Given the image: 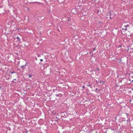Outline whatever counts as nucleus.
I'll use <instances>...</instances> for the list:
<instances>
[{
  "label": "nucleus",
  "mask_w": 133,
  "mask_h": 133,
  "mask_svg": "<svg viewBox=\"0 0 133 133\" xmlns=\"http://www.w3.org/2000/svg\"><path fill=\"white\" fill-rule=\"evenodd\" d=\"M15 72L14 71H12L11 72V74H12L14 73H15Z\"/></svg>",
  "instance_id": "0eeeda50"
},
{
  "label": "nucleus",
  "mask_w": 133,
  "mask_h": 133,
  "mask_svg": "<svg viewBox=\"0 0 133 133\" xmlns=\"http://www.w3.org/2000/svg\"><path fill=\"white\" fill-rule=\"evenodd\" d=\"M126 115H127V117H128V114L126 113Z\"/></svg>",
  "instance_id": "9b49d317"
},
{
  "label": "nucleus",
  "mask_w": 133,
  "mask_h": 133,
  "mask_svg": "<svg viewBox=\"0 0 133 133\" xmlns=\"http://www.w3.org/2000/svg\"><path fill=\"white\" fill-rule=\"evenodd\" d=\"M16 38L18 39V41H20V39L19 38V37H17Z\"/></svg>",
  "instance_id": "7ed1b4c3"
},
{
  "label": "nucleus",
  "mask_w": 133,
  "mask_h": 133,
  "mask_svg": "<svg viewBox=\"0 0 133 133\" xmlns=\"http://www.w3.org/2000/svg\"><path fill=\"white\" fill-rule=\"evenodd\" d=\"M97 71H99V69L98 68V69H97Z\"/></svg>",
  "instance_id": "4468645a"
},
{
  "label": "nucleus",
  "mask_w": 133,
  "mask_h": 133,
  "mask_svg": "<svg viewBox=\"0 0 133 133\" xmlns=\"http://www.w3.org/2000/svg\"><path fill=\"white\" fill-rule=\"evenodd\" d=\"M111 13L110 12H109V16H110V17H109V18L110 19H111Z\"/></svg>",
  "instance_id": "39448f33"
},
{
  "label": "nucleus",
  "mask_w": 133,
  "mask_h": 133,
  "mask_svg": "<svg viewBox=\"0 0 133 133\" xmlns=\"http://www.w3.org/2000/svg\"><path fill=\"white\" fill-rule=\"evenodd\" d=\"M82 88L83 89H84L85 88L84 86H83Z\"/></svg>",
  "instance_id": "1a4fd4ad"
},
{
  "label": "nucleus",
  "mask_w": 133,
  "mask_h": 133,
  "mask_svg": "<svg viewBox=\"0 0 133 133\" xmlns=\"http://www.w3.org/2000/svg\"><path fill=\"white\" fill-rule=\"evenodd\" d=\"M132 82H133V80L132 81Z\"/></svg>",
  "instance_id": "f3484780"
},
{
  "label": "nucleus",
  "mask_w": 133,
  "mask_h": 133,
  "mask_svg": "<svg viewBox=\"0 0 133 133\" xmlns=\"http://www.w3.org/2000/svg\"><path fill=\"white\" fill-rule=\"evenodd\" d=\"M34 3H39V2H34Z\"/></svg>",
  "instance_id": "f8f14e48"
},
{
  "label": "nucleus",
  "mask_w": 133,
  "mask_h": 133,
  "mask_svg": "<svg viewBox=\"0 0 133 133\" xmlns=\"http://www.w3.org/2000/svg\"><path fill=\"white\" fill-rule=\"evenodd\" d=\"M40 60L42 62L43 61V60L42 59H40Z\"/></svg>",
  "instance_id": "ddd939ff"
},
{
  "label": "nucleus",
  "mask_w": 133,
  "mask_h": 133,
  "mask_svg": "<svg viewBox=\"0 0 133 133\" xmlns=\"http://www.w3.org/2000/svg\"><path fill=\"white\" fill-rule=\"evenodd\" d=\"M129 26V25L128 24H127L125 26H124L125 28H127V27H128Z\"/></svg>",
  "instance_id": "20e7f679"
},
{
  "label": "nucleus",
  "mask_w": 133,
  "mask_h": 133,
  "mask_svg": "<svg viewBox=\"0 0 133 133\" xmlns=\"http://www.w3.org/2000/svg\"><path fill=\"white\" fill-rule=\"evenodd\" d=\"M56 118L57 119V117H56Z\"/></svg>",
  "instance_id": "a211bd4d"
},
{
  "label": "nucleus",
  "mask_w": 133,
  "mask_h": 133,
  "mask_svg": "<svg viewBox=\"0 0 133 133\" xmlns=\"http://www.w3.org/2000/svg\"><path fill=\"white\" fill-rule=\"evenodd\" d=\"M28 64V63L27 62H26L25 63V65H24L26 66Z\"/></svg>",
  "instance_id": "6e6552de"
},
{
  "label": "nucleus",
  "mask_w": 133,
  "mask_h": 133,
  "mask_svg": "<svg viewBox=\"0 0 133 133\" xmlns=\"http://www.w3.org/2000/svg\"><path fill=\"white\" fill-rule=\"evenodd\" d=\"M28 76H29V77L30 78L32 76V75L30 74H29Z\"/></svg>",
  "instance_id": "423d86ee"
},
{
  "label": "nucleus",
  "mask_w": 133,
  "mask_h": 133,
  "mask_svg": "<svg viewBox=\"0 0 133 133\" xmlns=\"http://www.w3.org/2000/svg\"><path fill=\"white\" fill-rule=\"evenodd\" d=\"M25 66L24 65H22L21 66V68L22 69H24L25 68Z\"/></svg>",
  "instance_id": "f03ea898"
},
{
  "label": "nucleus",
  "mask_w": 133,
  "mask_h": 133,
  "mask_svg": "<svg viewBox=\"0 0 133 133\" xmlns=\"http://www.w3.org/2000/svg\"><path fill=\"white\" fill-rule=\"evenodd\" d=\"M56 96H57V97H58V96H60V97H61V96H62V95L61 94H56Z\"/></svg>",
  "instance_id": "f257e3e1"
},
{
  "label": "nucleus",
  "mask_w": 133,
  "mask_h": 133,
  "mask_svg": "<svg viewBox=\"0 0 133 133\" xmlns=\"http://www.w3.org/2000/svg\"><path fill=\"white\" fill-rule=\"evenodd\" d=\"M122 30H124V29L123 28H122Z\"/></svg>",
  "instance_id": "2eb2a0df"
},
{
  "label": "nucleus",
  "mask_w": 133,
  "mask_h": 133,
  "mask_svg": "<svg viewBox=\"0 0 133 133\" xmlns=\"http://www.w3.org/2000/svg\"><path fill=\"white\" fill-rule=\"evenodd\" d=\"M127 30V28H126L125 29H124V30L126 31Z\"/></svg>",
  "instance_id": "9d476101"
},
{
  "label": "nucleus",
  "mask_w": 133,
  "mask_h": 133,
  "mask_svg": "<svg viewBox=\"0 0 133 133\" xmlns=\"http://www.w3.org/2000/svg\"><path fill=\"white\" fill-rule=\"evenodd\" d=\"M14 80H15V81H16V80H17V79H14Z\"/></svg>",
  "instance_id": "dca6fc26"
}]
</instances>
